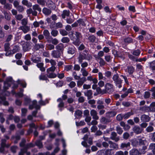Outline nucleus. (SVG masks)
Instances as JSON below:
<instances>
[{"mask_svg":"<svg viewBox=\"0 0 155 155\" xmlns=\"http://www.w3.org/2000/svg\"><path fill=\"white\" fill-rule=\"evenodd\" d=\"M20 84L23 87H26V84L24 80H18L16 82L13 80L12 78L11 77H7L6 80L4 82V85L3 90L1 91V89L2 87V85L0 83V102L2 104L4 105H8V103L6 101L5 97L4 95L8 96L10 95V93L6 90L10 87L11 84H13V88H17L18 86V84Z\"/></svg>","mask_w":155,"mask_h":155,"instance_id":"nucleus-1","label":"nucleus"},{"mask_svg":"<svg viewBox=\"0 0 155 155\" xmlns=\"http://www.w3.org/2000/svg\"><path fill=\"white\" fill-rule=\"evenodd\" d=\"M92 56L89 54L85 53H80L78 57V62L79 63H81L84 60L88 61H91L92 59Z\"/></svg>","mask_w":155,"mask_h":155,"instance_id":"nucleus-2","label":"nucleus"},{"mask_svg":"<svg viewBox=\"0 0 155 155\" xmlns=\"http://www.w3.org/2000/svg\"><path fill=\"white\" fill-rule=\"evenodd\" d=\"M35 108L36 110L33 111L32 113V115L34 117H36V115L37 113V110L39 109L40 108V105L37 104V101L36 100H34L32 102V104H30L29 108L30 109H32L33 108Z\"/></svg>","mask_w":155,"mask_h":155,"instance_id":"nucleus-3","label":"nucleus"},{"mask_svg":"<svg viewBox=\"0 0 155 155\" xmlns=\"http://www.w3.org/2000/svg\"><path fill=\"white\" fill-rule=\"evenodd\" d=\"M112 79L115 85L119 88L122 87L121 84L123 81L119 78L118 74L117 73L112 77Z\"/></svg>","mask_w":155,"mask_h":155,"instance_id":"nucleus-4","label":"nucleus"},{"mask_svg":"<svg viewBox=\"0 0 155 155\" xmlns=\"http://www.w3.org/2000/svg\"><path fill=\"white\" fill-rule=\"evenodd\" d=\"M89 134V133H88V134L85 135L83 138L84 140L81 142L82 145L85 147H89L90 145H88L87 143H89L90 145L92 143V139L91 138H89L88 139Z\"/></svg>","mask_w":155,"mask_h":155,"instance_id":"nucleus-5","label":"nucleus"},{"mask_svg":"<svg viewBox=\"0 0 155 155\" xmlns=\"http://www.w3.org/2000/svg\"><path fill=\"white\" fill-rule=\"evenodd\" d=\"M105 88L107 92L109 94L112 93L114 91V85L110 83H107L105 85Z\"/></svg>","mask_w":155,"mask_h":155,"instance_id":"nucleus-6","label":"nucleus"},{"mask_svg":"<svg viewBox=\"0 0 155 155\" xmlns=\"http://www.w3.org/2000/svg\"><path fill=\"white\" fill-rule=\"evenodd\" d=\"M29 126L30 128L28 131V134H29L32 133L33 132L32 128H34L35 130L34 132V135L35 136L37 137L38 134V133L36 130L38 129V126L37 125H36L35 124L33 123H32L30 124Z\"/></svg>","mask_w":155,"mask_h":155,"instance_id":"nucleus-7","label":"nucleus"},{"mask_svg":"<svg viewBox=\"0 0 155 155\" xmlns=\"http://www.w3.org/2000/svg\"><path fill=\"white\" fill-rule=\"evenodd\" d=\"M34 145L31 143L27 144L25 147L21 149V151L19 153V155H23L24 153L25 152L28 148L34 147Z\"/></svg>","mask_w":155,"mask_h":155,"instance_id":"nucleus-8","label":"nucleus"},{"mask_svg":"<svg viewBox=\"0 0 155 155\" xmlns=\"http://www.w3.org/2000/svg\"><path fill=\"white\" fill-rule=\"evenodd\" d=\"M61 54L60 51L54 50L51 51V55L53 58H60Z\"/></svg>","mask_w":155,"mask_h":155,"instance_id":"nucleus-9","label":"nucleus"},{"mask_svg":"<svg viewBox=\"0 0 155 155\" xmlns=\"http://www.w3.org/2000/svg\"><path fill=\"white\" fill-rule=\"evenodd\" d=\"M67 52L68 54H73L75 52V48L72 45L68 46Z\"/></svg>","mask_w":155,"mask_h":155,"instance_id":"nucleus-10","label":"nucleus"},{"mask_svg":"<svg viewBox=\"0 0 155 155\" xmlns=\"http://www.w3.org/2000/svg\"><path fill=\"white\" fill-rule=\"evenodd\" d=\"M113 54L114 55L115 57L119 58L123 60L125 59L124 55L123 53L117 52L116 51H114Z\"/></svg>","mask_w":155,"mask_h":155,"instance_id":"nucleus-11","label":"nucleus"},{"mask_svg":"<svg viewBox=\"0 0 155 155\" xmlns=\"http://www.w3.org/2000/svg\"><path fill=\"white\" fill-rule=\"evenodd\" d=\"M110 139L116 142H117L120 140L119 137L117 136L116 133L115 132H112L111 133Z\"/></svg>","mask_w":155,"mask_h":155,"instance_id":"nucleus-12","label":"nucleus"},{"mask_svg":"<svg viewBox=\"0 0 155 155\" xmlns=\"http://www.w3.org/2000/svg\"><path fill=\"white\" fill-rule=\"evenodd\" d=\"M57 101L59 102L58 105V107L59 108V110L61 111L64 109V102H63V100L61 98H59L57 99Z\"/></svg>","mask_w":155,"mask_h":155,"instance_id":"nucleus-13","label":"nucleus"},{"mask_svg":"<svg viewBox=\"0 0 155 155\" xmlns=\"http://www.w3.org/2000/svg\"><path fill=\"white\" fill-rule=\"evenodd\" d=\"M109 143L110 144L109 147L112 150H117L118 149V145L112 141L109 140Z\"/></svg>","mask_w":155,"mask_h":155,"instance_id":"nucleus-14","label":"nucleus"},{"mask_svg":"<svg viewBox=\"0 0 155 155\" xmlns=\"http://www.w3.org/2000/svg\"><path fill=\"white\" fill-rule=\"evenodd\" d=\"M90 114L92 117L93 119L97 120L99 119V117L97 115V112L95 110L92 109L90 111Z\"/></svg>","mask_w":155,"mask_h":155,"instance_id":"nucleus-15","label":"nucleus"},{"mask_svg":"<svg viewBox=\"0 0 155 155\" xmlns=\"http://www.w3.org/2000/svg\"><path fill=\"white\" fill-rule=\"evenodd\" d=\"M19 29L22 30L24 33L26 34L30 31V28L27 25L21 26L19 27Z\"/></svg>","mask_w":155,"mask_h":155,"instance_id":"nucleus-16","label":"nucleus"},{"mask_svg":"<svg viewBox=\"0 0 155 155\" xmlns=\"http://www.w3.org/2000/svg\"><path fill=\"white\" fill-rule=\"evenodd\" d=\"M139 110L142 113H145L148 112L149 106L147 105L140 107L139 109Z\"/></svg>","mask_w":155,"mask_h":155,"instance_id":"nucleus-17","label":"nucleus"},{"mask_svg":"<svg viewBox=\"0 0 155 155\" xmlns=\"http://www.w3.org/2000/svg\"><path fill=\"white\" fill-rule=\"evenodd\" d=\"M86 78L85 77H82L77 81V85L78 87H80L86 81Z\"/></svg>","mask_w":155,"mask_h":155,"instance_id":"nucleus-18","label":"nucleus"},{"mask_svg":"<svg viewBox=\"0 0 155 155\" xmlns=\"http://www.w3.org/2000/svg\"><path fill=\"white\" fill-rule=\"evenodd\" d=\"M88 41L91 44H92L95 42L96 37L93 35H89L88 38Z\"/></svg>","mask_w":155,"mask_h":155,"instance_id":"nucleus-19","label":"nucleus"},{"mask_svg":"<svg viewBox=\"0 0 155 155\" xmlns=\"http://www.w3.org/2000/svg\"><path fill=\"white\" fill-rule=\"evenodd\" d=\"M140 119L142 121L144 122H148L150 120L149 117L148 115L145 114L141 115Z\"/></svg>","mask_w":155,"mask_h":155,"instance_id":"nucleus-20","label":"nucleus"},{"mask_svg":"<svg viewBox=\"0 0 155 155\" xmlns=\"http://www.w3.org/2000/svg\"><path fill=\"white\" fill-rule=\"evenodd\" d=\"M55 48L57 51H60L62 53L64 49V45L62 43H60L56 46Z\"/></svg>","mask_w":155,"mask_h":155,"instance_id":"nucleus-21","label":"nucleus"},{"mask_svg":"<svg viewBox=\"0 0 155 155\" xmlns=\"http://www.w3.org/2000/svg\"><path fill=\"white\" fill-rule=\"evenodd\" d=\"M3 14L4 15L5 18L7 20H10L11 18V13L8 12L4 11Z\"/></svg>","mask_w":155,"mask_h":155,"instance_id":"nucleus-22","label":"nucleus"},{"mask_svg":"<svg viewBox=\"0 0 155 155\" xmlns=\"http://www.w3.org/2000/svg\"><path fill=\"white\" fill-rule=\"evenodd\" d=\"M46 5L50 9H54L55 8V5L54 3L51 0H48L46 3Z\"/></svg>","mask_w":155,"mask_h":155,"instance_id":"nucleus-23","label":"nucleus"},{"mask_svg":"<svg viewBox=\"0 0 155 155\" xmlns=\"http://www.w3.org/2000/svg\"><path fill=\"white\" fill-rule=\"evenodd\" d=\"M134 68L132 66H128L127 67V69L126 70V71H127L129 74L131 75L134 73Z\"/></svg>","mask_w":155,"mask_h":155,"instance_id":"nucleus-24","label":"nucleus"},{"mask_svg":"<svg viewBox=\"0 0 155 155\" xmlns=\"http://www.w3.org/2000/svg\"><path fill=\"white\" fill-rule=\"evenodd\" d=\"M130 146V143L128 142L127 143H122L120 146L121 149L126 150L127 148H129Z\"/></svg>","mask_w":155,"mask_h":155,"instance_id":"nucleus-25","label":"nucleus"},{"mask_svg":"<svg viewBox=\"0 0 155 155\" xmlns=\"http://www.w3.org/2000/svg\"><path fill=\"white\" fill-rule=\"evenodd\" d=\"M22 48L23 51H28L30 49V43L28 42L24 43L22 45Z\"/></svg>","mask_w":155,"mask_h":155,"instance_id":"nucleus-26","label":"nucleus"},{"mask_svg":"<svg viewBox=\"0 0 155 155\" xmlns=\"http://www.w3.org/2000/svg\"><path fill=\"white\" fill-rule=\"evenodd\" d=\"M130 155H139L140 153L139 150L136 149H133L129 152Z\"/></svg>","mask_w":155,"mask_h":155,"instance_id":"nucleus-27","label":"nucleus"},{"mask_svg":"<svg viewBox=\"0 0 155 155\" xmlns=\"http://www.w3.org/2000/svg\"><path fill=\"white\" fill-rule=\"evenodd\" d=\"M133 130L135 133L137 134H138L141 132L142 130L139 127L136 126L133 127Z\"/></svg>","mask_w":155,"mask_h":155,"instance_id":"nucleus-28","label":"nucleus"},{"mask_svg":"<svg viewBox=\"0 0 155 155\" xmlns=\"http://www.w3.org/2000/svg\"><path fill=\"white\" fill-rule=\"evenodd\" d=\"M85 96L87 97V99H90L92 97V93L91 90H88L85 91L84 93Z\"/></svg>","mask_w":155,"mask_h":155,"instance_id":"nucleus-29","label":"nucleus"},{"mask_svg":"<svg viewBox=\"0 0 155 155\" xmlns=\"http://www.w3.org/2000/svg\"><path fill=\"white\" fill-rule=\"evenodd\" d=\"M70 13V12L69 10H64L61 15L62 18L63 19L65 18L66 16L68 17L69 16Z\"/></svg>","mask_w":155,"mask_h":155,"instance_id":"nucleus-30","label":"nucleus"},{"mask_svg":"<svg viewBox=\"0 0 155 155\" xmlns=\"http://www.w3.org/2000/svg\"><path fill=\"white\" fill-rule=\"evenodd\" d=\"M42 12L45 15L48 16L51 14V11L49 9L45 7L42 9Z\"/></svg>","mask_w":155,"mask_h":155,"instance_id":"nucleus-31","label":"nucleus"},{"mask_svg":"<svg viewBox=\"0 0 155 155\" xmlns=\"http://www.w3.org/2000/svg\"><path fill=\"white\" fill-rule=\"evenodd\" d=\"M21 3L23 5L26 6L28 8H30L32 5V3L27 0H22Z\"/></svg>","mask_w":155,"mask_h":155,"instance_id":"nucleus-32","label":"nucleus"},{"mask_svg":"<svg viewBox=\"0 0 155 155\" xmlns=\"http://www.w3.org/2000/svg\"><path fill=\"white\" fill-rule=\"evenodd\" d=\"M82 114V112L79 110H78L76 111L74 114V116L75 117V118L78 119L80 118L81 117Z\"/></svg>","mask_w":155,"mask_h":155,"instance_id":"nucleus-33","label":"nucleus"},{"mask_svg":"<svg viewBox=\"0 0 155 155\" xmlns=\"http://www.w3.org/2000/svg\"><path fill=\"white\" fill-rule=\"evenodd\" d=\"M20 50V48L18 45H13V49L12 50V54H14L17 52L19 51Z\"/></svg>","mask_w":155,"mask_h":155,"instance_id":"nucleus-34","label":"nucleus"},{"mask_svg":"<svg viewBox=\"0 0 155 155\" xmlns=\"http://www.w3.org/2000/svg\"><path fill=\"white\" fill-rule=\"evenodd\" d=\"M117 114L116 112L115 111H111L106 113V116L109 117H111L115 116Z\"/></svg>","mask_w":155,"mask_h":155,"instance_id":"nucleus-35","label":"nucleus"},{"mask_svg":"<svg viewBox=\"0 0 155 155\" xmlns=\"http://www.w3.org/2000/svg\"><path fill=\"white\" fill-rule=\"evenodd\" d=\"M38 97L40 98V100L39 101L38 103L41 105H45L46 104V103L45 101H42V96L41 94H39L37 95Z\"/></svg>","mask_w":155,"mask_h":155,"instance_id":"nucleus-36","label":"nucleus"},{"mask_svg":"<svg viewBox=\"0 0 155 155\" xmlns=\"http://www.w3.org/2000/svg\"><path fill=\"white\" fill-rule=\"evenodd\" d=\"M44 45L42 44H36L35 45L34 48L36 50H39L40 48H44Z\"/></svg>","mask_w":155,"mask_h":155,"instance_id":"nucleus-37","label":"nucleus"},{"mask_svg":"<svg viewBox=\"0 0 155 155\" xmlns=\"http://www.w3.org/2000/svg\"><path fill=\"white\" fill-rule=\"evenodd\" d=\"M24 104L25 105H27L30 104L31 102V100L29 97L27 96H25L24 97Z\"/></svg>","mask_w":155,"mask_h":155,"instance_id":"nucleus-38","label":"nucleus"},{"mask_svg":"<svg viewBox=\"0 0 155 155\" xmlns=\"http://www.w3.org/2000/svg\"><path fill=\"white\" fill-rule=\"evenodd\" d=\"M32 8L33 10L37 11L39 12H40L41 11V8L39 5L37 4L33 5Z\"/></svg>","mask_w":155,"mask_h":155,"instance_id":"nucleus-39","label":"nucleus"},{"mask_svg":"<svg viewBox=\"0 0 155 155\" xmlns=\"http://www.w3.org/2000/svg\"><path fill=\"white\" fill-rule=\"evenodd\" d=\"M134 114V113L132 111L128 112L125 114H123V118L124 119H127L130 116L133 115Z\"/></svg>","mask_w":155,"mask_h":155,"instance_id":"nucleus-40","label":"nucleus"},{"mask_svg":"<svg viewBox=\"0 0 155 155\" xmlns=\"http://www.w3.org/2000/svg\"><path fill=\"white\" fill-rule=\"evenodd\" d=\"M138 140L140 145H145L147 143V141L144 138L141 139H138Z\"/></svg>","mask_w":155,"mask_h":155,"instance_id":"nucleus-41","label":"nucleus"},{"mask_svg":"<svg viewBox=\"0 0 155 155\" xmlns=\"http://www.w3.org/2000/svg\"><path fill=\"white\" fill-rule=\"evenodd\" d=\"M104 101L106 107H108L109 105H111V99L109 98H106L104 99Z\"/></svg>","mask_w":155,"mask_h":155,"instance_id":"nucleus-42","label":"nucleus"},{"mask_svg":"<svg viewBox=\"0 0 155 155\" xmlns=\"http://www.w3.org/2000/svg\"><path fill=\"white\" fill-rule=\"evenodd\" d=\"M20 139V136L18 135H17L15 136H13L11 138L12 140H15L14 141V142L15 143H17L18 140H19Z\"/></svg>","mask_w":155,"mask_h":155,"instance_id":"nucleus-43","label":"nucleus"},{"mask_svg":"<svg viewBox=\"0 0 155 155\" xmlns=\"http://www.w3.org/2000/svg\"><path fill=\"white\" fill-rule=\"evenodd\" d=\"M81 71L82 75L84 77L87 76L88 74V72L84 68H81Z\"/></svg>","mask_w":155,"mask_h":155,"instance_id":"nucleus-44","label":"nucleus"},{"mask_svg":"<svg viewBox=\"0 0 155 155\" xmlns=\"http://www.w3.org/2000/svg\"><path fill=\"white\" fill-rule=\"evenodd\" d=\"M149 148L150 150H152L153 153L155 154V143H150Z\"/></svg>","mask_w":155,"mask_h":155,"instance_id":"nucleus-45","label":"nucleus"},{"mask_svg":"<svg viewBox=\"0 0 155 155\" xmlns=\"http://www.w3.org/2000/svg\"><path fill=\"white\" fill-rule=\"evenodd\" d=\"M150 68L155 72V61H153L150 63Z\"/></svg>","mask_w":155,"mask_h":155,"instance_id":"nucleus-46","label":"nucleus"},{"mask_svg":"<svg viewBox=\"0 0 155 155\" xmlns=\"http://www.w3.org/2000/svg\"><path fill=\"white\" fill-rule=\"evenodd\" d=\"M124 41L125 43L128 44L132 43L133 42V39L129 37H128L125 38L124 39Z\"/></svg>","mask_w":155,"mask_h":155,"instance_id":"nucleus-47","label":"nucleus"},{"mask_svg":"<svg viewBox=\"0 0 155 155\" xmlns=\"http://www.w3.org/2000/svg\"><path fill=\"white\" fill-rule=\"evenodd\" d=\"M73 68V66L71 65H68L64 66V69L67 71H71Z\"/></svg>","mask_w":155,"mask_h":155,"instance_id":"nucleus-48","label":"nucleus"},{"mask_svg":"<svg viewBox=\"0 0 155 155\" xmlns=\"http://www.w3.org/2000/svg\"><path fill=\"white\" fill-rule=\"evenodd\" d=\"M35 144L39 148H41L43 147L42 143L40 140H37L35 142Z\"/></svg>","mask_w":155,"mask_h":155,"instance_id":"nucleus-49","label":"nucleus"},{"mask_svg":"<svg viewBox=\"0 0 155 155\" xmlns=\"http://www.w3.org/2000/svg\"><path fill=\"white\" fill-rule=\"evenodd\" d=\"M98 59L100 60L99 63L100 66L101 67L105 65V62L103 59L101 58H98Z\"/></svg>","mask_w":155,"mask_h":155,"instance_id":"nucleus-50","label":"nucleus"},{"mask_svg":"<svg viewBox=\"0 0 155 155\" xmlns=\"http://www.w3.org/2000/svg\"><path fill=\"white\" fill-rule=\"evenodd\" d=\"M10 44L8 43H6L4 44L5 51H8L10 49Z\"/></svg>","mask_w":155,"mask_h":155,"instance_id":"nucleus-51","label":"nucleus"},{"mask_svg":"<svg viewBox=\"0 0 155 155\" xmlns=\"http://www.w3.org/2000/svg\"><path fill=\"white\" fill-rule=\"evenodd\" d=\"M111 72L110 71H106L104 74L105 77L108 78H110L111 76Z\"/></svg>","mask_w":155,"mask_h":155,"instance_id":"nucleus-52","label":"nucleus"},{"mask_svg":"<svg viewBox=\"0 0 155 155\" xmlns=\"http://www.w3.org/2000/svg\"><path fill=\"white\" fill-rule=\"evenodd\" d=\"M37 3L42 6H44L46 3L45 0H37Z\"/></svg>","mask_w":155,"mask_h":155,"instance_id":"nucleus-53","label":"nucleus"},{"mask_svg":"<svg viewBox=\"0 0 155 155\" xmlns=\"http://www.w3.org/2000/svg\"><path fill=\"white\" fill-rule=\"evenodd\" d=\"M23 91L24 90L23 89H20V91L19 92L16 94V97H22L23 95Z\"/></svg>","mask_w":155,"mask_h":155,"instance_id":"nucleus-54","label":"nucleus"},{"mask_svg":"<svg viewBox=\"0 0 155 155\" xmlns=\"http://www.w3.org/2000/svg\"><path fill=\"white\" fill-rule=\"evenodd\" d=\"M99 80H105L106 79L105 77H104L102 73L101 72H99L98 73Z\"/></svg>","mask_w":155,"mask_h":155,"instance_id":"nucleus-55","label":"nucleus"},{"mask_svg":"<svg viewBox=\"0 0 155 155\" xmlns=\"http://www.w3.org/2000/svg\"><path fill=\"white\" fill-rule=\"evenodd\" d=\"M43 34L46 38H48L50 35V33L47 30H45L43 32Z\"/></svg>","mask_w":155,"mask_h":155,"instance_id":"nucleus-56","label":"nucleus"},{"mask_svg":"<svg viewBox=\"0 0 155 155\" xmlns=\"http://www.w3.org/2000/svg\"><path fill=\"white\" fill-rule=\"evenodd\" d=\"M77 22L78 24H79L80 26H84L85 25V24L82 19H80Z\"/></svg>","mask_w":155,"mask_h":155,"instance_id":"nucleus-57","label":"nucleus"},{"mask_svg":"<svg viewBox=\"0 0 155 155\" xmlns=\"http://www.w3.org/2000/svg\"><path fill=\"white\" fill-rule=\"evenodd\" d=\"M61 41L63 43H67L69 42L70 39L67 37H64L62 38Z\"/></svg>","mask_w":155,"mask_h":155,"instance_id":"nucleus-58","label":"nucleus"},{"mask_svg":"<svg viewBox=\"0 0 155 155\" xmlns=\"http://www.w3.org/2000/svg\"><path fill=\"white\" fill-rule=\"evenodd\" d=\"M102 142L101 140H99L96 141V145L99 148L102 147Z\"/></svg>","mask_w":155,"mask_h":155,"instance_id":"nucleus-59","label":"nucleus"},{"mask_svg":"<svg viewBox=\"0 0 155 155\" xmlns=\"http://www.w3.org/2000/svg\"><path fill=\"white\" fill-rule=\"evenodd\" d=\"M116 130L117 133L119 134H121L123 132L122 129L119 126H117L116 127Z\"/></svg>","mask_w":155,"mask_h":155,"instance_id":"nucleus-60","label":"nucleus"},{"mask_svg":"<svg viewBox=\"0 0 155 155\" xmlns=\"http://www.w3.org/2000/svg\"><path fill=\"white\" fill-rule=\"evenodd\" d=\"M16 9L19 12H22L24 11V8L22 6L19 5Z\"/></svg>","mask_w":155,"mask_h":155,"instance_id":"nucleus-61","label":"nucleus"},{"mask_svg":"<svg viewBox=\"0 0 155 155\" xmlns=\"http://www.w3.org/2000/svg\"><path fill=\"white\" fill-rule=\"evenodd\" d=\"M4 6V8L8 9V10H10L12 7V5L9 3H5Z\"/></svg>","mask_w":155,"mask_h":155,"instance_id":"nucleus-62","label":"nucleus"},{"mask_svg":"<svg viewBox=\"0 0 155 155\" xmlns=\"http://www.w3.org/2000/svg\"><path fill=\"white\" fill-rule=\"evenodd\" d=\"M47 76L49 78H53L56 77V75L52 72L50 73L49 72H48Z\"/></svg>","mask_w":155,"mask_h":155,"instance_id":"nucleus-63","label":"nucleus"},{"mask_svg":"<svg viewBox=\"0 0 155 155\" xmlns=\"http://www.w3.org/2000/svg\"><path fill=\"white\" fill-rule=\"evenodd\" d=\"M123 118V114H119L116 117L117 120L119 121L121 120Z\"/></svg>","mask_w":155,"mask_h":155,"instance_id":"nucleus-64","label":"nucleus"}]
</instances>
